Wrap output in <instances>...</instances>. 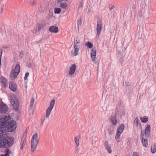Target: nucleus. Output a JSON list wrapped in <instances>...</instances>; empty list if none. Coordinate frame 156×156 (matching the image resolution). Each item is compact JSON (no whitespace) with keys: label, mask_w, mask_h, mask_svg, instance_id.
I'll use <instances>...</instances> for the list:
<instances>
[{"label":"nucleus","mask_w":156,"mask_h":156,"mask_svg":"<svg viewBox=\"0 0 156 156\" xmlns=\"http://www.w3.org/2000/svg\"><path fill=\"white\" fill-rule=\"evenodd\" d=\"M11 119L9 115L0 119V148H9L14 144V137L9 136L7 133L14 131L16 128V122Z\"/></svg>","instance_id":"nucleus-1"},{"label":"nucleus","mask_w":156,"mask_h":156,"mask_svg":"<svg viewBox=\"0 0 156 156\" xmlns=\"http://www.w3.org/2000/svg\"><path fill=\"white\" fill-rule=\"evenodd\" d=\"M38 134L36 133L32 136L31 140V151L33 153L36 150L39 140H38Z\"/></svg>","instance_id":"nucleus-2"},{"label":"nucleus","mask_w":156,"mask_h":156,"mask_svg":"<svg viewBox=\"0 0 156 156\" xmlns=\"http://www.w3.org/2000/svg\"><path fill=\"white\" fill-rule=\"evenodd\" d=\"M80 41L79 40L76 39L74 40L73 43L74 48V51H72L71 52V55L73 57L76 56L78 55V53L80 50Z\"/></svg>","instance_id":"nucleus-3"},{"label":"nucleus","mask_w":156,"mask_h":156,"mask_svg":"<svg viewBox=\"0 0 156 156\" xmlns=\"http://www.w3.org/2000/svg\"><path fill=\"white\" fill-rule=\"evenodd\" d=\"M55 101L54 99H53L51 101L49 106L46 110L45 115L46 118H48L50 116L51 112L55 105Z\"/></svg>","instance_id":"nucleus-4"},{"label":"nucleus","mask_w":156,"mask_h":156,"mask_svg":"<svg viewBox=\"0 0 156 156\" xmlns=\"http://www.w3.org/2000/svg\"><path fill=\"white\" fill-rule=\"evenodd\" d=\"M8 111V108L7 105L2 101H0V114H5Z\"/></svg>","instance_id":"nucleus-5"},{"label":"nucleus","mask_w":156,"mask_h":156,"mask_svg":"<svg viewBox=\"0 0 156 156\" xmlns=\"http://www.w3.org/2000/svg\"><path fill=\"white\" fill-rule=\"evenodd\" d=\"M29 127H28L26 129V131H27V129H28ZM27 131H25V133L23 135V136H22L21 139V141L20 143V144L21 145L20 149L21 150H22L25 145V140L26 138L27 137Z\"/></svg>","instance_id":"nucleus-6"},{"label":"nucleus","mask_w":156,"mask_h":156,"mask_svg":"<svg viewBox=\"0 0 156 156\" xmlns=\"http://www.w3.org/2000/svg\"><path fill=\"white\" fill-rule=\"evenodd\" d=\"M103 28L102 22L101 20L98 21L97 22L96 31L97 35L99 36L101 34Z\"/></svg>","instance_id":"nucleus-7"},{"label":"nucleus","mask_w":156,"mask_h":156,"mask_svg":"<svg viewBox=\"0 0 156 156\" xmlns=\"http://www.w3.org/2000/svg\"><path fill=\"white\" fill-rule=\"evenodd\" d=\"M35 100L33 98H32L30 100V109L32 110V112L31 113H30V115L33 116L34 114V112L35 110V108L36 106V104L34 103Z\"/></svg>","instance_id":"nucleus-8"},{"label":"nucleus","mask_w":156,"mask_h":156,"mask_svg":"<svg viewBox=\"0 0 156 156\" xmlns=\"http://www.w3.org/2000/svg\"><path fill=\"white\" fill-rule=\"evenodd\" d=\"M104 146L105 148L106 149L108 152L109 154H111L112 152L111 145L108 144V142L107 140H105V141Z\"/></svg>","instance_id":"nucleus-9"},{"label":"nucleus","mask_w":156,"mask_h":156,"mask_svg":"<svg viewBox=\"0 0 156 156\" xmlns=\"http://www.w3.org/2000/svg\"><path fill=\"white\" fill-rule=\"evenodd\" d=\"M9 88L12 92H16V84L12 81H10Z\"/></svg>","instance_id":"nucleus-10"},{"label":"nucleus","mask_w":156,"mask_h":156,"mask_svg":"<svg viewBox=\"0 0 156 156\" xmlns=\"http://www.w3.org/2000/svg\"><path fill=\"white\" fill-rule=\"evenodd\" d=\"M0 80L2 83V87L5 88L7 87L8 82L7 79L3 76H2L0 78Z\"/></svg>","instance_id":"nucleus-11"},{"label":"nucleus","mask_w":156,"mask_h":156,"mask_svg":"<svg viewBox=\"0 0 156 156\" xmlns=\"http://www.w3.org/2000/svg\"><path fill=\"white\" fill-rule=\"evenodd\" d=\"M11 102L15 110H17V111H18L19 103L18 100H14L13 99L11 100Z\"/></svg>","instance_id":"nucleus-12"},{"label":"nucleus","mask_w":156,"mask_h":156,"mask_svg":"<svg viewBox=\"0 0 156 156\" xmlns=\"http://www.w3.org/2000/svg\"><path fill=\"white\" fill-rule=\"evenodd\" d=\"M151 132V126L148 125L145 128V138H148L150 135Z\"/></svg>","instance_id":"nucleus-13"},{"label":"nucleus","mask_w":156,"mask_h":156,"mask_svg":"<svg viewBox=\"0 0 156 156\" xmlns=\"http://www.w3.org/2000/svg\"><path fill=\"white\" fill-rule=\"evenodd\" d=\"M141 137H142V143L144 147H147L148 146V140L147 139V138H145L144 137V134H143L142 132H141Z\"/></svg>","instance_id":"nucleus-14"},{"label":"nucleus","mask_w":156,"mask_h":156,"mask_svg":"<svg viewBox=\"0 0 156 156\" xmlns=\"http://www.w3.org/2000/svg\"><path fill=\"white\" fill-rule=\"evenodd\" d=\"M96 49L95 48H94L93 49L91 50L90 55L91 57L92 58V60L95 62V57L96 56Z\"/></svg>","instance_id":"nucleus-15"},{"label":"nucleus","mask_w":156,"mask_h":156,"mask_svg":"<svg viewBox=\"0 0 156 156\" xmlns=\"http://www.w3.org/2000/svg\"><path fill=\"white\" fill-rule=\"evenodd\" d=\"M76 69V65L75 64H73L70 68L69 72V74L70 75H72L74 73Z\"/></svg>","instance_id":"nucleus-16"},{"label":"nucleus","mask_w":156,"mask_h":156,"mask_svg":"<svg viewBox=\"0 0 156 156\" xmlns=\"http://www.w3.org/2000/svg\"><path fill=\"white\" fill-rule=\"evenodd\" d=\"M49 31L51 33H57L58 31V28L55 26H52L49 27Z\"/></svg>","instance_id":"nucleus-17"},{"label":"nucleus","mask_w":156,"mask_h":156,"mask_svg":"<svg viewBox=\"0 0 156 156\" xmlns=\"http://www.w3.org/2000/svg\"><path fill=\"white\" fill-rule=\"evenodd\" d=\"M110 120L112 125H115L117 124V120L116 115H111Z\"/></svg>","instance_id":"nucleus-18"},{"label":"nucleus","mask_w":156,"mask_h":156,"mask_svg":"<svg viewBox=\"0 0 156 156\" xmlns=\"http://www.w3.org/2000/svg\"><path fill=\"white\" fill-rule=\"evenodd\" d=\"M124 126L125 125L124 124H121L118 127L116 132L121 134L124 130Z\"/></svg>","instance_id":"nucleus-19"},{"label":"nucleus","mask_w":156,"mask_h":156,"mask_svg":"<svg viewBox=\"0 0 156 156\" xmlns=\"http://www.w3.org/2000/svg\"><path fill=\"white\" fill-rule=\"evenodd\" d=\"M5 150L4 154H0V156H10V154L11 153V151L8 148H6Z\"/></svg>","instance_id":"nucleus-20"},{"label":"nucleus","mask_w":156,"mask_h":156,"mask_svg":"<svg viewBox=\"0 0 156 156\" xmlns=\"http://www.w3.org/2000/svg\"><path fill=\"white\" fill-rule=\"evenodd\" d=\"M12 71H13V72H12L10 74V77H11L12 76L14 78H17V76L19 74V73L17 72H16L13 70Z\"/></svg>","instance_id":"nucleus-21"},{"label":"nucleus","mask_w":156,"mask_h":156,"mask_svg":"<svg viewBox=\"0 0 156 156\" xmlns=\"http://www.w3.org/2000/svg\"><path fill=\"white\" fill-rule=\"evenodd\" d=\"M114 127L113 126H110L108 129V133L109 135H112L113 133Z\"/></svg>","instance_id":"nucleus-22"},{"label":"nucleus","mask_w":156,"mask_h":156,"mask_svg":"<svg viewBox=\"0 0 156 156\" xmlns=\"http://www.w3.org/2000/svg\"><path fill=\"white\" fill-rule=\"evenodd\" d=\"M14 70L19 73H20V67L19 64H17L16 65Z\"/></svg>","instance_id":"nucleus-23"},{"label":"nucleus","mask_w":156,"mask_h":156,"mask_svg":"<svg viewBox=\"0 0 156 156\" xmlns=\"http://www.w3.org/2000/svg\"><path fill=\"white\" fill-rule=\"evenodd\" d=\"M140 120L142 122L145 123L148 121V117H146V116H144L143 118L141 117Z\"/></svg>","instance_id":"nucleus-24"},{"label":"nucleus","mask_w":156,"mask_h":156,"mask_svg":"<svg viewBox=\"0 0 156 156\" xmlns=\"http://www.w3.org/2000/svg\"><path fill=\"white\" fill-rule=\"evenodd\" d=\"M151 152L154 154L156 151V143H154L153 146H152L151 148Z\"/></svg>","instance_id":"nucleus-25"},{"label":"nucleus","mask_w":156,"mask_h":156,"mask_svg":"<svg viewBox=\"0 0 156 156\" xmlns=\"http://www.w3.org/2000/svg\"><path fill=\"white\" fill-rule=\"evenodd\" d=\"M121 134L120 133H119L116 132L115 136V139L118 142H119L120 141V140H119V138Z\"/></svg>","instance_id":"nucleus-26"},{"label":"nucleus","mask_w":156,"mask_h":156,"mask_svg":"<svg viewBox=\"0 0 156 156\" xmlns=\"http://www.w3.org/2000/svg\"><path fill=\"white\" fill-rule=\"evenodd\" d=\"M134 122L136 123V126H137L138 125L141 126V124L140 121L139 120L138 117H136L135 119Z\"/></svg>","instance_id":"nucleus-27"},{"label":"nucleus","mask_w":156,"mask_h":156,"mask_svg":"<svg viewBox=\"0 0 156 156\" xmlns=\"http://www.w3.org/2000/svg\"><path fill=\"white\" fill-rule=\"evenodd\" d=\"M41 12H43L45 10H46L48 8L47 6H44V5H42L41 6Z\"/></svg>","instance_id":"nucleus-28"},{"label":"nucleus","mask_w":156,"mask_h":156,"mask_svg":"<svg viewBox=\"0 0 156 156\" xmlns=\"http://www.w3.org/2000/svg\"><path fill=\"white\" fill-rule=\"evenodd\" d=\"M85 45L86 46H87L88 48H92L93 46V44L89 41L86 43Z\"/></svg>","instance_id":"nucleus-29"},{"label":"nucleus","mask_w":156,"mask_h":156,"mask_svg":"<svg viewBox=\"0 0 156 156\" xmlns=\"http://www.w3.org/2000/svg\"><path fill=\"white\" fill-rule=\"evenodd\" d=\"M54 10L55 14H59L61 11V9L59 8H54Z\"/></svg>","instance_id":"nucleus-30"},{"label":"nucleus","mask_w":156,"mask_h":156,"mask_svg":"<svg viewBox=\"0 0 156 156\" xmlns=\"http://www.w3.org/2000/svg\"><path fill=\"white\" fill-rule=\"evenodd\" d=\"M75 142L77 146H79L80 145L79 143V139L78 137L77 136H76L74 138Z\"/></svg>","instance_id":"nucleus-31"},{"label":"nucleus","mask_w":156,"mask_h":156,"mask_svg":"<svg viewBox=\"0 0 156 156\" xmlns=\"http://www.w3.org/2000/svg\"><path fill=\"white\" fill-rule=\"evenodd\" d=\"M60 6L63 9H65L67 6V4L66 2L64 3H62L60 4Z\"/></svg>","instance_id":"nucleus-32"},{"label":"nucleus","mask_w":156,"mask_h":156,"mask_svg":"<svg viewBox=\"0 0 156 156\" xmlns=\"http://www.w3.org/2000/svg\"><path fill=\"white\" fill-rule=\"evenodd\" d=\"M120 115V116H121V112L119 111V109L118 108H116V111H115V115L116 116V115Z\"/></svg>","instance_id":"nucleus-33"},{"label":"nucleus","mask_w":156,"mask_h":156,"mask_svg":"<svg viewBox=\"0 0 156 156\" xmlns=\"http://www.w3.org/2000/svg\"><path fill=\"white\" fill-rule=\"evenodd\" d=\"M82 22H81V18L80 20H78L77 21V24L78 27V29L79 30V28L80 27L81 25Z\"/></svg>","instance_id":"nucleus-34"},{"label":"nucleus","mask_w":156,"mask_h":156,"mask_svg":"<svg viewBox=\"0 0 156 156\" xmlns=\"http://www.w3.org/2000/svg\"><path fill=\"white\" fill-rule=\"evenodd\" d=\"M83 0H82L81 2L80 3V4H79L78 7V9L79 10V9L80 8H81L82 9L83 8Z\"/></svg>","instance_id":"nucleus-35"},{"label":"nucleus","mask_w":156,"mask_h":156,"mask_svg":"<svg viewBox=\"0 0 156 156\" xmlns=\"http://www.w3.org/2000/svg\"><path fill=\"white\" fill-rule=\"evenodd\" d=\"M109 8L110 10H112L113 9L115 10V8L114 5H109Z\"/></svg>","instance_id":"nucleus-36"},{"label":"nucleus","mask_w":156,"mask_h":156,"mask_svg":"<svg viewBox=\"0 0 156 156\" xmlns=\"http://www.w3.org/2000/svg\"><path fill=\"white\" fill-rule=\"evenodd\" d=\"M29 74V73L27 72L26 73L25 75V76L24 77V80H26L27 79V77H28Z\"/></svg>","instance_id":"nucleus-37"},{"label":"nucleus","mask_w":156,"mask_h":156,"mask_svg":"<svg viewBox=\"0 0 156 156\" xmlns=\"http://www.w3.org/2000/svg\"><path fill=\"white\" fill-rule=\"evenodd\" d=\"M42 28V25L41 24H38L37 25V30L38 31H40Z\"/></svg>","instance_id":"nucleus-38"},{"label":"nucleus","mask_w":156,"mask_h":156,"mask_svg":"<svg viewBox=\"0 0 156 156\" xmlns=\"http://www.w3.org/2000/svg\"><path fill=\"white\" fill-rule=\"evenodd\" d=\"M76 153H77L81 154L82 152V150L81 149L77 148L76 150Z\"/></svg>","instance_id":"nucleus-39"},{"label":"nucleus","mask_w":156,"mask_h":156,"mask_svg":"<svg viewBox=\"0 0 156 156\" xmlns=\"http://www.w3.org/2000/svg\"><path fill=\"white\" fill-rule=\"evenodd\" d=\"M2 53V49H0V66L1 65V60Z\"/></svg>","instance_id":"nucleus-40"},{"label":"nucleus","mask_w":156,"mask_h":156,"mask_svg":"<svg viewBox=\"0 0 156 156\" xmlns=\"http://www.w3.org/2000/svg\"><path fill=\"white\" fill-rule=\"evenodd\" d=\"M126 85H125V88H126V87L129 86L131 84L129 82H125Z\"/></svg>","instance_id":"nucleus-41"},{"label":"nucleus","mask_w":156,"mask_h":156,"mask_svg":"<svg viewBox=\"0 0 156 156\" xmlns=\"http://www.w3.org/2000/svg\"><path fill=\"white\" fill-rule=\"evenodd\" d=\"M4 5L3 4H2V6H1V10H0V13L1 14H2V12H3V7H4Z\"/></svg>","instance_id":"nucleus-42"},{"label":"nucleus","mask_w":156,"mask_h":156,"mask_svg":"<svg viewBox=\"0 0 156 156\" xmlns=\"http://www.w3.org/2000/svg\"><path fill=\"white\" fill-rule=\"evenodd\" d=\"M133 156H139V155L137 152H134L133 153Z\"/></svg>","instance_id":"nucleus-43"},{"label":"nucleus","mask_w":156,"mask_h":156,"mask_svg":"<svg viewBox=\"0 0 156 156\" xmlns=\"http://www.w3.org/2000/svg\"><path fill=\"white\" fill-rule=\"evenodd\" d=\"M24 87L25 88V89H26L25 91H26V93H27V82H25V83Z\"/></svg>","instance_id":"nucleus-44"},{"label":"nucleus","mask_w":156,"mask_h":156,"mask_svg":"<svg viewBox=\"0 0 156 156\" xmlns=\"http://www.w3.org/2000/svg\"><path fill=\"white\" fill-rule=\"evenodd\" d=\"M24 52L23 51H21L20 53V55H19V57H20V58H21L22 57V56L21 57V55H23L24 54Z\"/></svg>","instance_id":"nucleus-45"},{"label":"nucleus","mask_w":156,"mask_h":156,"mask_svg":"<svg viewBox=\"0 0 156 156\" xmlns=\"http://www.w3.org/2000/svg\"><path fill=\"white\" fill-rule=\"evenodd\" d=\"M36 1L35 0H34L32 2V4L33 5H34L35 4Z\"/></svg>","instance_id":"nucleus-46"},{"label":"nucleus","mask_w":156,"mask_h":156,"mask_svg":"<svg viewBox=\"0 0 156 156\" xmlns=\"http://www.w3.org/2000/svg\"><path fill=\"white\" fill-rule=\"evenodd\" d=\"M2 48H8V47L6 45L3 46H2Z\"/></svg>","instance_id":"nucleus-47"},{"label":"nucleus","mask_w":156,"mask_h":156,"mask_svg":"<svg viewBox=\"0 0 156 156\" xmlns=\"http://www.w3.org/2000/svg\"><path fill=\"white\" fill-rule=\"evenodd\" d=\"M64 0H57L58 2H62V1H63Z\"/></svg>","instance_id":"nucleus-48"},{"label":"nucleus","mask_w":156,"mask_h":156,"mask_svg":"<svg viewBox=\"0 0 156 156\" xmlns=\"http://www.w3.org/2000/svg\"><path fill=\"white\" fill-rule=\"evenodd\" d=\"M44 119H41V122L42 124L44 122Z\"/></svg>","instance_id":"nucleus-49"},{"label":"nucleus","mask_w":156,"mask_h":156,"mask_svg":"<svg viewBox=\"0 0 156 156\" xmlns=\"http://www.w3.org/2000/svg\"><path fill=\"white\" fill-rule=\"evenodd\" d=\"M30 68H32L33 67L32 66H31V65L30 64Z\"/></svg>","instance_id":"nucleus-50"},{"label":"nucleus","mask_w":156,"mask_h":156,"mask_svg":"<svg viewBox=\"0 0 156 156\" xmlns=\"http://www.w3.org/2000/svg\"><path fill=\"white\" fill-rule=\"evenodd\" d=\"M28 0H27V1H26V3H28Z\"/></svg>","instance_id":"nucleus-51"},{"label":"nucleus","mask_w":156,"mask_h":156,"mask_svg":"<svg viewBox=\"0 0 156 156\" xmlns=\"http://www.w3.org/2000/svg\"><path fill=\"white\" fill-rule=\"evenodd\" d=\"M27 66H28V67H29V65H28Z\"/></svg>","instance_id":"nucleus-52"},{"label":"nucleus","mask_w":156,"mask_h":156,"mask_svg":"<svg viewBox=\"0 0 156 156\" xmlns=\"http://www.w3.org/2000/svg\"><path fill=\"white\" fill-rule=\"evenodd\" d=\"M1 29H0V33H1Z\"/></svg>","instance_id":"nucleus-53"},{"label":"nucleus","mask_w":156,"mask_h":156,"mask_svg":"<svg viewBox=\"0 0 156 156\" xmlns=\"http://www.w3.org/2000/svg\"><path fill=\"white\" fill-rule=\"evenodd\" d=\"M115 156H117V155H115Z\"/></svg>","instance_id":"nucleus-54"},{"label":"nucleus","mask_w":156,"mask_h":156,"mask_svg":"<svg viewBox=\"0 0 156 156\" xmlns=\"http://www.w3.org/2000/svg\"><path fill=\"white\" fill-rule=\"evenodd\" d=\"M1 29V28H0V29Z\"/></svg>","instance_id":"nucleus-55"}]
</instances>
